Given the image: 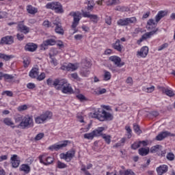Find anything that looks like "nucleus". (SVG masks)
I'll list each match as a JSON object with an SVG mask.
<instances>
[{"label": "nucleus", "mask_w": 175, "mask_h": 175, "mask_svg": "<svg viewBox=\"0 0 175 175\" xmlns=\"http://www.w3.org/2000/svg\"><path fill=\"white\" fill-rule=\"evenodd\" d=\"M92 118H97L99 121H112L114 116L113 114L109 112L106 111L105 109H103L101 111L99 110L95 111L92 113Z\"/></svg>", "instance_id": "1"}, {"label": "nucleus", "mask_w": 175, "mask_h": 175, "mask_svg": "<svg viewBox=\"0 0 175 175\" xmlns=\"http://www.w3.org/2000/svg\"><path fill=\"white\" fill-rule=\"evenodd\" d=\"M57 90H61L63 94H72L73 92L70 83H68V81L64 79H60Z\"/></svg>", "instance_id": "2"}, {"label": "nucleus", "mask_w": 175, "mask_h": 175, "mask_svg": "<svg viewBox=\"0 0 175 175\" xmlns=\"http://www.w3.org/2000/svg\"><path fill=\"white\" fill-rule=\"evenodd\" d=\"M19 126L22 129H28L33 126V119L29 116H25L23 118V120L20 122Z\"/></svg>", "instance_id": "3"}, {"label": "nucleus", "mask_w": 175, "mask_h": 175, "mask_svg": "<svg viewBox=\"0 0 175 175\" xmlns=\"http://www.w3.org/2000/svg\"><path fill=\"white\" fill-rule=\"evenodd\" d=\"M53 117V113L51 111H46L42 114L40 115L35 118V121L36 124H44L46 121H49V120H51Z\"/></svg>", "instance_id": "4"}, {"label": "nucleus", "mask_w": 175, "mask_h": 175, "mask_svg": "<svg viewBox=\"0 0 175 175\" xmlns=\"http://www.w3.org/2000/svg\"><path fill=\"white\" fill-rule=\"evenodd\" d=\"M46 9L55 10V13H64V8H62V5L58 1L48 3L46 5Z\"/></svg>", "instance_id": "5"}, {"label": "nucleus", "mask_w": 175, "mask_h": 175, "mask_svg": "<svg viewBox=\"0 0 175 175\" xmlns=\"http://www.w3.org/2000/svg\"><path fill=\"white\" fill-rule=\"evenodd\" d=\"M40 163H41L44 166H50L54 163V157L47 156V154H43L38 157Z\"/></svg>", "instance_id": "6"}, {"label": "nucleus", "mask_w": 175, "mask_h": 175, "mask_svg": "<svg viewBox=\"0 0 175 175\" xmlns=\"http://www.w3.org/2000/svg\"><path fill=\"white\" fill-rule=\"evenodd\" d=\"M75 154L76 151L75 150H71L66 153H61L59 157L61 159H64L66 162H70V161L75 158Z\"/></svg>", "instance_id": "7"}, {"label": "nucleus", "mask_w": 175, "mask_h": 175, "mask_svg": "<svg viewBox=\"0 0 175 175\" xmlns=\"http://www.w3.org/2000/svg\"><path fill=\"white\" fill-rule=\"evenodd\" d=\"M68 143H69L68 140L62 141L59 144H55L49 147V150L51 151H58L61 150V148H64L68 146Z\"/></svg>", "instance_id": "8"}, {"label": "nucleus", "mask_w": 175, "mask_h": 175, "mask_svg": "<svg viewBox=\"0 0 175 175\" xmlns=\"http://www.w3.org/2000/svg\"><path fill=\"white\" fill-rule=\"evenodd\" d=\"M16 28L18 31L22 32V33H25V35H27V33H29L30 29L29 27L24 25V21L18 22V25Z\"/></svg>", "instance_id": "9"}, {"label": "nucleus", "mask_w": 175, "mask_h": 175, "mask_svg": "<svg viewBox=\"0 0 175 175\" xmlns=\"http://www.w3.org/2000/svg\"><path fill=\"white\" fill-rule=\"evenodd\" d=\"M109 61L113 62L114 65H116V66H118V68H121L122 66H124V65H125V63L124 62H121V57L118 56L109 57Z\"/></svg>", "instance_id": "10"}, {"label": "nucleus", "mask_w": 175, "mask_h": 175, "mask_svg": "<svg viewBox=\"0 0 175 175\" xmlns=\"http://www.w3.org/2000/svg\"><path fill=\"white\" fill-rule=\"evenodd\" d=\"M168 136H170L171 137H174L175 134L172 133L169 131H163L156 137V140H157L158 142H161L163 140V139H165V137H167Z\"/></svg>", "instance_id": "11"}, {"label": "nucleus", "mask_w": 175, "mask_h": 175, "mask_svg": "<svg viewBox=\"0 0 175 175\" xmlns=\"http://www.w3.org/2000/svg\"><path fill=\"white\" fill-rule=\"evenodd\" d=\"M79 68V66L77 64H73L69 63L67 66H62L61 69L62 70H68V72H75V70H77Z\"/></svg>", "instance_id": "12"}, {"label": "nucleus", "mask_w": 175, "mask_h": 175, "mask_svg": "<svg viewBox=\"0 0 175 175\" xmlns=\"http://www.w3.org/2000/svg\"><path fill=\"white\" fill-rule=\"evenodd\" d=\"M14 43V38L12 36H6L1 40V44H13Z\"/></svg>", "instance_id": "13"}, {"label": "nucleus", "mask_w": 175, "mask_h": 175, "mask_svg": "<svg viewBox=\"0 0 175 175\" xmlns=\"http://www.w3.org/2000/svg\"><path fill=\"white\" fill-rule=\"evenodd\" d=\"M82 15L83 17L90 18L93 23H98V15L91 14L88 12H84V10H82Z\"/></svg>", "instance_id": "14"}, {"label": "nucleus", "mask_w": 175, "mask_h": 175, "mask_svg": "<svg viewBox=\"0 0 175 175\" xmlns=\"http://www.w3.org/2000/svg\"><path fill=\"white\" fill-rule=\"evenodd\" d=\"M54 44H55V40L53 38L46 40L41 44V50H46L47 46H54Z\"/></svg>", "instance_id": "15"}, {"label": "nucleus", "mask_w": 175, "mask_h": 175, "mask_svg": "<svg viewBox=\"0 0 175 175\" xmlns=\"http://www.w3.org/2000/svg\"><path fill=\"white\" fill-rule=\"evenodd\" d=\"M37 49L38 44L33 42H29L25 46V51H30V53H33V51H36Z\"/></svg>", "instance_id": "16"}, {"label": "nucleus", "mask_w": 175, "mask_h": 175, "mask_svg": "<svg viewBox=\"0 0 175 175\" xmlns=\"http://www.w3.org/2000/svg\"><path fill=\"white\" fill-rule=\"evenodd\" d=\"M112 47L119 53H122L124 51V46L121 44V40H120V39L116 40V41L112 44Z\"/></svg>", "instance_id": "17"}, {"label": "nucleus", "mask_w": 175, "mask_h": 175, "mask_svg": "<svg viewBox=\"0 0 175 175\" xmlns=\"http://www.w3.org/2000/svg\"><path fill=\"white\" fill-rule=\"evenodd\" d=\"M61 79H55L54 81L51 79H48L46 80V84L47 85H49V87H55V90H57V88L59 85V81Z\"/></svg>", "instance_id": "18"}, {"label": "nucleus", "mask_w": 175, "mask_h": 175, "mask_svg": "<svg viewBox=\"0 0 175 175\" xmlns=\"http://www.w3.org/2000/svg\"><path fill=\"white\" fill-rule=\"evenodd\" d=\"M157 88L158 90H161L163 94H165L167 96H170V98H172V96H174L175 95L174 92H173L172 90L169 88H166L161 86H158Z\"/></svg>", "instance_id": "19"}, {"label": "nucleus", "mask_w": 175, "mask_h": 175, "mask_svg": "<svg viewBox=\"0 0 175 175\" xmlns=\"http://www.w3.org/2000/svg\"><path fill=\"white\" fill-rule=\"evenodd\" d=\"M55 25V31L56 33H58L59 35H64V29H62V25H61V23L54 21L53 22V26Z\"/></svg>", "instance_id": "20"}, {"label": "nucleus", "mask_w": 175, "mask_h": 175, "mask_svg": "<svg viewBox=\"0 0 175 175\" xmlns=\"http://www.w3.org/2000/svg\"><path fill=\"white\" fill-rule=\"evenodd\" d=\"M148 55V46H143L140 51H138L137 53V55H139L142 58H146Z\"/></svg>", "instance_id": "21"}, {"label": "nucleus", "mask_w": 175, "mask_h": 175, "mask_svg": "<svg viewBox=\"0 0 175 175\" xmlns=\"http://www.w3.org/2000/svg\"><path fill=\"white\" fill-rule=\"evenodd\" d=\"M169 169V167L166 165H161L159 167H158L156 170L157 172L158 175H163L165 173H167V170Z\"/></svg>", "instance_id": "22"}, {"label": "nucleus", "mask_w": 175, "mask_h": 175, "mask_svg": "<svg viewBox=\"0 0 175 175\" xmlns=\"http://www.w3.org/2000/svg\"><path fill=\"white\" fill-rule=\"evenodd\" d=\"M11 163L12 165V167H18V166H20V159H18V156L14 154L11 157Z\"/></svg>", "instance_id": "23"}, {"label": "nucleus", "mask_w": 175, "mask_h": 175, "mask_svg": "<svg viewBox=\"0 0 175 175\" xmlns=\"http://www.w3.org/2000/svg\"><path fill=\"white\" fill-rule=\"evenodd\" d=\"M157 25H158L157 21H154V19H149L147 22L146 28L148 29H152L154 28H157Z\"/></svg>", "instance_id": "24"}, {"label": "nucleus", "mask_w": 175, "mask_h": 175, "mask_svg": "<svg viewBox=\"0 0 175 175\" xmlns=\"http://www.w3.org/2000/svg\"><path fill=\"white\" fill-rule=\"evenodd\" d=\"M103 131H105V127H98L94 129L92 131L94 137H99V136H102V135H103Z\"/></svg>", "instance_id": "25"}, {"label": "nucleus", "mask_w": 175, "mask_h": 175, "mask_svg": "<svg viewBox=\"0 0 175 175\" xmlns=\"http://www.w3.org/2000/svg\"><path fill=\"white\" fill-rule=\"evenodd\" d=\"M29 76H30L31 79H36V77L39 76V68H33L29 72Z\"/></svg>", "instance_id": "26"}, {"label": "nucleus", "mask_w": 175, "mask_h": 175, "mask_svg": "<svg viewBox=\"0 0 175 175\" xmlns=\"http://www.w3.org/2000/svg\"><path fill=\"white\" fill-rule=\"evenodd\" d=\"M167 15V12L165 11H160L158 12L157 16H155L156 23H159L161 18H163L165 16Z\"/></svg>", "instance_id": "27"}, {"label": "nucleus", "mask_w": 175, "mask_h": 175, "mask_svg": "<svg viewBox=\"0 0 175 175\" xmlns=\"http://www.w3.org/2000/svg\"><path fill=\"white\" fill-rule=\"evenodd\" d=\"M70 16H72L73 17L74 21L73 23H77L79 24V22L80 21V12H72L70 13Z\"/></svg>", "instance_id": "28"}, {"label": "nucleus", "mask_w": 175, "mask_h": 175, "mask_svg": "<svg viewBox=\"0 0 175 175\" xmlns=\"http://www.w3.org/2000/svg\"><path fill=\"white\" fill-rule=\"evenodd\" d=\"M26 10H27V13H29V14H36V13H38V8H36L31 5H28L26 7Z\"/></svg>", "instance_id": "29"}, {"label": "nucleus", "mask_w": 175, "mask_h": 175, "mask_svg": "<svg viewBox=\"0 0 175 175\" xmlns=\"http://www.w3.org/2000/svg\"><path fill=\"white\" fill-rule=\"evenodd\" d=\"M21 172H24L25 174H28L31 172V167L28 164H22L19 168Z\"/></svg>", "instance_id": "30"}, {"label": "nucleus", "mask_w": 175, "mask_h": 175, "mask_svg": "<svg viewBox=\"0 0 175 175\" xmlns=\"http://www.w3.org/2000/svg\"><path fill=\"white\" fill-rule=\"evenodd\" d=\"M138 152L142 157H146L150 153V148H140L138 150Z\"/></svg>", "instance_id": "31"}, {"label": "nucleus", "mask_w": 175, "mask_h": 175, "mask_svg": "<svg viewBox=\"0 0 175 175\" xmlns=\"http://www.w3.org/2000/svg\"><path fill=\"white\" fill-rule=\"evenodd\" d=\"M3 123L5 125H7L8 126H11V128H12V129H14V128L16 127V126H14V122H13L12 119H10L9 118H5L3 120Z\"/></svg>", "instance_id": "32"}, {"label": "nucleus", "mask_w": 175, "mask_h": 175, "mask_svg": "<svg viewBox=\"0 0 175 175\" xmlns=\"http://www.w3.org/2000/svg\"><path fill=\"white\" fill-rule=\"evenodd\" d=\"M159 151H162V146L161 145H155L152 146L150 148V152H152V154H154V152H159Z\"/></svg>", "instance_id": "33"}, {"label": "nucleus", "mask_w": 175, "mask_h": 175, "mask_svg": "<svg viewBox=\"0 0 175 175\" xmlns=\"http://www.w3.org/2000/svg\"><path fill=\"white\" fill-rule=\"evenodd\" d=\"M157 31H158V29H156L155 30H153L152 31L147 32L143 35V38L145 39H150V38L155 35V33H157Z\"/></svg>", "instance_id": "34"}, {"label": "nucleus", "mask_w": 175, "mask_h": 175, "mask_svg": "<svg viewBox=\"0 0 175 175\" xmlns=\"http://www.w3.org/2000/svg\"><path fill=\"white\" fill-rule=\"evenodd\" d=\"M79 73L83 77H88L90 72L88 68H82Z\"/></svg>", "instance_id": "35"}, {"label": "nucleus", "mask_w": 175, "mask_h": 175, "mask_svg": "<svg viewBox=\"0 0 175 175\" xmlns=\"http://www.w3.org/2000/svg\"><path fill=\"white\" fill-rule=\"evenodd\" d=\"M44 28H54V24L49 21V20H45L42 23Z\"/></svg>", "instance_id": "36"}, {"label": "nucleus", "mask_w": 175, "mask_h": 175, "mask_svg": "<svg viewBox=\"0 0 175 175\" xmlns=\"http://www.w3.org/2000/svg\"><path fill=\"white\" fill-rule=\"evenodd\" d=\"M103 139H104L105 143L107 144H110L111 143V136L106 134H103L102 136Z\"/></svg>", "instance_id": "37"}, {"label": "nucleus", "mask_w": 175, "mask_h": 175, "mask_svg": "<svg viewBox=\"0 0 175 175\" xmlns=\"http://www.w3.org/2000/svg\"><path fill=\"white\" fill-rule=\"evenodd\" d=\"M0 58L4 61H10L13 58L12 55H5V53H0Z\"/></svg>", "instance_id": "38"}, {"label": "nucleus", "mask_w": 175, "mask_h": 175, "mask_svg": "<svg viewBox=\"0 0 175 175\" xmlns=\"http://www.w3.org/2000/svg\"><path fill=\"white\" fill-rule=\"evenodd\" d=\"M83 137L84 139H88V140H93L95 136L94 135L93 131H92L91 133L84 134Z\"/></svg>", "instance_id": "39"}, {"label": "nucleus", "mask_w": 175, "mask_h": 175, "mask_svg": "<svg viewBox=\"0 0 175 175\" xmlns=\"http://www.w3.org/2000/svg\"><path fill=\"white\" fill-rule=\"evenodd\" d=\"M111 79V73L110 72L105 70H104V80L107 81Z\"/></svg>", "instance_id": "40"}, {"label": "nucleus", "mask_w": 175, "mask_h": 175, "mask_svg": "<svg viewBox=\"0 0 175 175\" xmlns=\"http://www.w3.org/2000/svg\"><path fill=\"white\" fill-rule=\"evenodd\" d=\"M143 91L144 92H147L148 94H151V92H154L155 91V86L152 85L150 88H143Z\"/></svg>", "instance_id": "41"}, {"label": "nucleus", "mask_w": 175, "mask_h": 175, "mask_svg": "<svg viewBox=\"0 0 175 175\" xmlns=\"http://www.w3.org/2000/svg\"><path fill=\"white\" fill-rule=\"evenodd\" d=\"M126 20L127 21V25H130V24H136V22L137 21L136 17L126 18Z\"/></svg>", "instance_id": "42"}, {"label": "nucleus", "mask_w": 175, "mask_h": 175, "mask_svg": "<svg viewBox=\"0 0 175 175\" xmlns=\"http://www.w3.org/2000/svg\"><path fill=\"white\" fill-rule=\"evenodd\" d=\"M118 25H120V27H124L128 25L126 18L124 19H120L117 21Z\"/></svg>", "instance_id": "43"}, {"label": "nucleus", "mask_w": 175, "mask_h": 175, "mask_svg": "<svg viewBox=\"0 0 175 175\" xmlns=\"http://www.w3.org/2000/svg\"><path fill=\"white\" fill-rule=\"evenodd\" d=\"M120 175H135V172H133L131 170H127L124 172L120 171Z\"/></svg>", "instance_id": "44"}, {"label": "nucleus", "mask_w": 175, "mask_h": 175, "mask_svg": "<svg viewBox=\"0 0 175 175\" xmlns=\"http://www.w3.org/2000/svg\"><path fill=\"white\" fill-rule=\"evenodd\" d=\"M133 130L137 133V135H140L142 133V130H140V126L137 124H133Z\"/></svg>", "instance_id": "45"}, {"label": "nucleus", "mask_w": 175, "mask_h": 175, "mask_svg": "<svg viewBox=\"0 0 175 175\" xmlns=\"http://www.w3.org/2000/svg\"><path fill=\"white\" fill-rule=\"evenodd\" d=\"M125 129L127 133L128 139H131V137H132V129H131V126H126Z\"/></svg>", "instance_id": "46"}, {"label": "nucleus", "mask_w": 175, "mask_h": 175, "mask_svg": "<svg viewBox=\"0 0 175 175\" xmlns=\"http://www.w3.org/2000/svg\"><path fill=\"white\" fill-rule=\"evenodd\" d=\"M30 62H31V60L29 59V57H25L23 58V64L25 68H28Z\"/></svg>", "instance_id": "47"}, {"label": "nucleus", "mask_w": 175, "mask_h": 175, "mask_svg": "<svg viewBox=\"0 0 175 175\" xmlns=\"http://www.w3.org/2000/svg\"><path fill=\"white\" fill-rule=\"evenodd\" d=\"M107 6H111V5H116L117 0H103Z\"/></svg>", "instance_id": "48"}, {"label": "nucleus", "mask_w": 175, "mask_h": 175, "mask_svg": "<svg viewBox=\"0 0 175 175\" xmlns=\"http://www.w3.org/2000/svg\"><path fill=\"white\" fill-rule=\"evenodd\" d=\"M94 6H95V4L94 3V1H89L87 10H88V11L93 10Z\"/></svg>", "instance_id": "49"}, {"label": "nucleus", "mask_w": 175, "mask_h": 175, "mask_svg": "<svg viewBox=\"0 0 175 175\" xmlns=\"http://www.w3.org/2000/svg\"><path fill=\"white\" fill-rule=\"evenodd\" d=\"M167 47H169V44L164 43L158 47V51H162V50H165V49H167Z\"/></svg>", "instance_id": "50"}, {"label": "nucleus", "mask_w": 175, "mask_h": 175, "mask_svg": "<svg viewBox=\"0 0 175 175\" xmlns=\"http://www.w3.org/2000/svg\"><path fill=\"white\" fill-rule=\"evenodd\" d=\"M166 158L168 161H173L175 158L174 154L173 152H169L167 154Z\"/></svg>", "instance_id": "51"}, {"label": "nucleus", "mask_w": 175, "mask_h": 175, "mask_svg": "<svg viewBox=\"0 0 175 175\" xmlns=\"http://www.w3.org/2000/svg\"><path fill=\"white\" fill-rule=\"evenodd\" d=\"M70 76L72 79H73L74 80H76L77 81H80L81 80V79H80V77H79V75H77V73L76 72L70 74Z\"/></svg>", "instance_id": "52"}, {"label": "nucleus", "mask_w": 175, "mask_h": 175, "mask_svg": "<svg viewBox=\"0 0 175 175\" xmlns=\"http://www.w3.org/2000/svg\"><path fill=\"white\" fill-rule=\"evenodd\" d=\"M1 95H6L7 96L12 97L13 96V92L10 90H5L1 93Z\"/></svg>", "instance_id": "53"}, {"label": "nucleus", "mask_w": 175, "mask_h": 175, "mask_svg": "<svg viewBox=\"0 0 175 175\" xmlns=\"http://www.w3.org/2000/svg\"><path fill=\"white\" fill-rule=\"evenodd\" d=\"M44 79H46V74L44 72H42L37 77V80H38V81H42V80H44Z\"/></svg>", "instance_id": "54"}, {"label": "nucleus", "mask_w": 175, "mask_h": 175, "mask_svg": "<svg viewBox=\"0 0 175 175\" xmlns=\"http://www.w3.org/2000/svg\"><path fill=\"white\" fill-rule=\"evenodd\" d=\"M28 109V106L27 105H23L18 107L17 110L18 111H24Z\"/></svg>", "instance_id": "55"}, {"label": "nucleus", "mask_w": 175, "mask_h": 175, "mask_svg": "<svg viewBox=\"0 0 175 175\" xmlns=\"http://www.w3.org/2000/svg\"><path fill=\"white\" fill-rule=\"evenodd\" d=\"M57 167L59 169H65V167H66V164L58 161H57Z\"/></svg>", "instance_id": "56"}, {"label": "nucleus", "mask_w": 175, "mask_h": 175, "mask_svg": "<svg viewBox=\"0 0 175 175\" xmlns=\"http://www.w3.org/2000/svg\"><path fill=\"white\" fill-rule=\"evenodd\" d=\"M44 137V133H38L36 137H35V140H42V139H43V137Z\"/></svg>", "instance_id": "57"}, {"label": "nucleus", "mask_w": 175, "mask_h": 175, "mask_svg": "<svg viewBox=\"0 0 175 175\" xmlns=\"http://www.w3.org/2000/svg\"><path fill=\"white\" fill-rule=\"evenodd\" d=\"M140 147V142H135L133 144L131 145V148L133 150H137Z\"/></svg>", "instance_id": "58"}, {"label": "nucleus", "mask_w": 175, "mask_h": 175, "mask_svg": "<svg viewBox=\"0 0 175 175\" xmlns=\"http://www.w3.org/2000/svg\"><path fill=\"white\" fill-rule=\"evenodd\" d=\"M4 79L5 80H13V79H14V77L12 75L4 74Z\"/></svg>", "instance_id": "59"}, {"label": "nucleus", "mask_w": 175, "mask_h": 175, "mask_svg": "<svg viewBox=\"0 0 175 175\" xmlns=\"http://www.w3.org/2000/svg\"><path fill=\"white\" fill-rule=\"evenodd\" d=\"M81 170H82V172H83L85 175H91V174L88 171H87V169L85 168V165H84L81 166Z\"/></svg>", "instance_id": "60"}, {"label": "nucleus", "mask_w": 175, "mask_h": 175, "mask_svg": "<svg viewBox=\"0 0 175 175\" xmlns=\"http://www.w3.org/2000/svg\"><path fill=\"white\" fill-rule=\"evenodd\" d=\"M105 23L107 24V25H111V17L106 16Z\"/></svg>", "instance_id": "61"}, {"label": "nucleus", "mask_w": 175, "mask_h": 175, "mask_svg": "<svg viewBox=\"0 0 175 175\" xmlns=\"http://www.w3.org/2000/svg\"><path fill=\"white\" fill-rule=\"evenodd\" d=\"M16 38H17L18 40L21 41V40H24L25 36H24V34H23V33H17Z\"/></svg>", "instance_id": "62"}, {"label": "nucleus", "mask_w": 175, "mask_h": 175, "mask_svg": "<svg viewBox=\"0 0 175 175\" xmlns=\"http://www.w3.org/2000/svg\"><path fill=\"white\" fill-rule=\"evenodd\" d=\"M27 88H29V90H33V88H35L36 85H35V83H27Z\"/></svg>", "instance_id": "63"}, {"label": "nucleus", "mask_w": 175, "mask_h": 175, "mask_svg": "<svg viewBox=\"0 0 175 175\" xmlns=\"http://www.w3.org/2000/svg\"><path fill=\"white\" fill-rule=\"evenodd\" d=\"M74 38L75 40H81L83 36L81 34H77V35H75Z\"/></svg>", "instance_id": "64"}]
</instances>
